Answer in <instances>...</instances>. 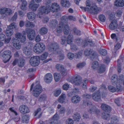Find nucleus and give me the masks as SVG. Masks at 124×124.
<instances>
[{
    "label": "nucleus",
    "instance_id": "f257e3e1",
    "mask_svg": "<svg viewBox=\"0 0 124 124\" xmlns=\"http://www.w3.org/2000/svg\"><path fill=\"white\" fill-rule=\"evenodd\" d=\"M86 3V7H82L81 8L85 11H87L91 13L97 14L101 11V8H98L95 5H93L91 7L89 0H87Z\"/></svg>",
    "mask_w": 124,
    "mask_h": 124
},
{
    "label": "nucleus",
    "instance_id": "f03ea898",
    "mask_svg": "<svg viewBox=\"0 0 124 124\" xmlns=\"http://www.w3.org/2000/svg\"><path fill=\"white\" fill-rule=\"evenodd\" d=\"M34 85V84L33 83L31 86L30 90L31 91L33 89L32 94L33 96L36 97H37L43 91L42 87L39 84H36L33 89Z\"/></svg>",
    "mask_w": 124,
    "mask_h": 124
},
{
    "label": "nucleus",
    "instance_id": "7ed1b4c3",
    "mask_svg": "<svg viewBox=\"0 0 124 124\" xmlns=\"http://www.w3.org/2000/svg\"><path fill=\"white\" fill-rule=\"evenodd\" d=\"M81 78L79 76H78L73 79V81H71V82L77 85H79L81 84V85L82 87L84 89H86V84L88 83L87 80L86 79H84L82 83H81Z\"/></svg>",
    "mask_w": 124,
    "mask_h": 124
},
{
    "label": "nucleus",
    "instance_id": "20e7f679",
    "mask_svg": "<svg viewBox=\"0 0 124 124\" xmlns=\"http://www.w3.org/2000/svg\"><path fill=\"white\" fill-rule=\"evenodd\" d=\"M83 103L85 105H86L89 107L88 111L90 113H95L98 114L100 112V110L97 109L95 106L92 105L90 101H85L84 100L83 101Z\"/></svg>",
    "mask_w": 124,
    "mask_h": 124
},
{
    "label": "nucleus",
    "instance_id": "39448f33",
    "mask_svg": "<svg viewBox=\"0 0 124 124\" xmlns=\"http://www.w3.org/2000/svg\"><path fill=\"white\" fill-rule=\"evenodd\" d=\"M45 48V45L42 43L36 44L33 48L34 52L37 54L41 53Z\"/></svg>",
    "mask_w": 124,
    "mask_h": 124
},
{
    "label": "nucleus",
    "instance_id": "423d86ee",
    "mask_svg": "<svg viewBox=\"0 0 124 124\" xmlns=\"http://www.w3.org/2000/svg\"><path fill=\"white\" fill-rule=\"evenodd\" d=\"M12 56L11 52L9 50L4 51L3 53L2 57L4 62L6 63L9 61Z\"/></svg>",
    "mask_w": 124,
    "mask_h": 124
},
{
    "label": "nucleus",
    "instance_id": "0eeeda50",
    "mask_svg": "<svg viewBox=\"0 0 124 124\" xmlns=\"http://www.w3.org/2000/svg\"><path fill=\"white\" fill-rule=\"evenodd\" d=\"M28 39L30 40H33L35 36V32L33 30L29 28L26 29Z\"/></svg>",
    "mask_w": 124,
    "mask_h": 124
},
{
    "label": "nucleus",
    "instance_id": "6e6552de",
    "mask_svg": "<svg viewBox=\"0 0 124 124\" xmlns=\"http://www.w3.org/2000/svg\"><path fill=\"white\" fill-rule=\"evenodd\" d=\"M39 57L38 56H33L32 57L30 60L31 64L34 66H37L39 63Z\"/></svg>",
    "mask_w": 124,
    "mask_h": 124
},
{
    "label": "nucleus",
    "instance_id": "1a4fd4ad",
    "mask_svg": "<svg viewBox=\"0 0 124 124\" xmlns=\"http://www.w3.org/2000/svg\"><path fill=\"white\" fill-rule=\"evenodd\" d=\"M49 5L46 6H42L39 8V14L42 15L43 14H47L51 11V9L49 8Z\"/></svg>",
    "mask_w": 124,
    "mask_h": 124
},
{
    "label": "nucleus",
    "instance_id": "9d476101",
    "mask_svg": "<svg viewBox=\"0 0 124 124\" xmlns=\"http://www.w3.org/2000/svg\"><path fill=\"white\" fill-rule=\"evenodd\" d=\"M84 54L85 56H90L92 58H94L96 55V53L93 51L90 48L86 49L85 50Z\"/></svg>",
    "mask_w": 124,
    "mask_h": 124
},
{
    "label": "nucleus",
    "instance_id": "9b49d317",
    "mask_svg": "<svg viewBox=\"0 0 124 124\" xmlns=\"http://www.w3.org/2000/svg\"><path fill=\"white\" fill-rule=\"evenodd\" d=\"M16 38L22 42H24L26 40L25 36L19 32L16 33L15 35Z\"/></svg>",
    "mask_w": 124,
    "mask_h": 124
},
{
    "label": "nucleus",
    "instance_id": "f8f14e48",
    "mask_svg": "<svg viewBox=\"0 0 124 124\" xmlns=\"http://www.w3.org/2000/svg\"><path fill=\"white\" fill-rule=\"evenodd\" d=\"M49 8L51 9V11L53 12L55 11L59 10L60 9V7L59 4L57 3H54L52 4L51 5H49Z\"/></svg>",
    "mask_w": 124,
    "mask_h": 124
},
{
    "label": "nucleus",
    "instance_id": "ddd939ff",
    "mask_svg": "<svg viewBox=\"0 0 124 124\" xmlns=\"http://www.w3.org/2000/svg\"><path fill=\"white\" fill-rule=\"evenodd\" d=\"M19 110L22 113L24 114L29 112L30 110L28 107L24 105H22L19 107Z\"/></svg>",
    "mask_w": 124,
    "mask_h": 124
},
{
    "label": "nucleus",
    "instance_id": "4468645a",
    "mask_svg": "<svg viewBox=\"0 0 124 124\" xmlns=\"http://www.w3.org/2000/svg\"><path fill=\"white\" fill-rule=\"evenodd\" d=\"M53 76L51 73L47 74L44 78L45 82L47 83H50L52 81Z\"/></svg>",
    "mask_w": 124,
    "mask_h": 124
},
{
    "label": "nucleus",
    "instance_id": "2eb2a0df",
    "mask_svg": "<svg viewBox=\"0 0 124 124\" xmlns=\"http://www.w3.org/2000/svg\"><path fill=\"white\" fill-rule=\"evenodd\" d=\"M117 21L115 20H114L111 22L109 27L110 29L114 30L117 28Z\"/></svg>",
    "mask_w": 124,
    "mask_h": 124
},
{
    "label": "nucleus",
    "instance_id": "dca6fc26",
    "mask_svg": "<svg viewBox=\"0 0 124 124\" xmlns=\"http://www.w3.org/2000/svg\"><path fill=\"white\" fill-rule=\"evenodd\" d=\"M23 51V53L27 56L30 55L32 52L31 48L29 46L24 47Z\"/></svg>",
    "mask_w": 124,
    "mask_h": 124
},
{
    "label": "nucleus",
    "instance_id": "f3484780",
    "mask_svg": "<svg viewBox=\"0 0 124 124\" xmlns=\"http://www.w3.org/2000/svg\"><path fill=\"white\" fill-rule=\"evenodd\" d=\"M13 43L14 47L17 49H19L21 47L19 41L17 39H14L13 40Z\"/></svg>",
    "mask_w": 124,
    "mask_h": 124
},
{
    "label": "nucleus",
    "instance_id": "a211bd4d",
    "mask_svg": "<svg viewBox=\"0 0 124 124\" xmlns=\"http://www.w3.org/2000/svg\"><path fill=\"white\" fill-rule=\"evenodd\" d=\"M80 97L77 95L73 96L71 98V102L75 104L79 103L80 101Z\"/></svg>",
    "mask_w": 124,
    "mask_h": 124
},
{
    "label": "nucleus",
    "instance_id": "6ab92c4d",
    "mask_svg": "<svg viewBox=\"0 0 124 124\" xmlns=\"http://www.w3.org/2000/svg\"><path fill=\"white\" fill-rule=\"evenodd\" d=\"M39 6L38 4L34 3L33 0H31V4L29 5V7L31 10L33 11H35L39 7Z\"/></svg>",
    "mask_w": 124,
    "mask_h": 124
},
{
    "label": "nucleus",
    "instance_id": "aec40b11",
    "mask_svg": "<svg viewBox=\"0 0 124 124\" xmlns=\"http://www.w3.org/2000/svg\"><path fill=\"white\" fill-rule=\"evenodd\" d=\"M92 97L93 99L96 101H99L101 99V95L99 92L93 94Z\"/></svg>",
    "mask_w": 124,
    "mask_h": 124
},
{
    "label": "nucleus",
    "instance_id": "412c9836",
    "mask_svg": "<svg viewBox=\"0 0 124 124\" xmlns=\"http://www.w3.org/2000/svg\"><path fill=\"white\" fill-rule=\"evenodd\" d=\"M27 16L29 20L32 21L35 19L36 16L34 13L31 12L28 13L27 14Z\"/></svg>",
    "mask_w": 124,
    "mask_h": 124
},
{
    "label": "nucleus",
    "instance_id": "4be33fe9",
    "mask_svg": "<svg viewBox=\"0 0 124 124\" xmlns=\"http://www.w3.org/2000/svg\"><path fill=\"white\" fill-rule=\"evenodd\" d=\"M61 4L63 7L69 8L70 5V2L68 0H61Z\"/></svg>",
    "mask_w": 124,
    "mask_h": 124
},
{
    "label": "nucleus",
    "instance_id": "5701e85b",
    "mask_svg": "<svg viewBox=\"0 0 124 124\" xmlns=\"http://www.w3.org/2000/svg\"><path fill=\"white\" fill-rule=\"evenodd\" d=\"M101 107L102 109L105 111V112H106V111L109 112L111 110L110 107L106 104H102Z\"/></svg>",
    "mask_w": 124,
    "mask_h": 124
},
{
    "label": "nucleus",
    "instance_id": "b1692460",
    "mask_svg": "<svg viewBox=\"0 0 124 124\" xmlns=\"http://www.w3.org/2000/svg\"><path fill=\"white\" fill-rule=\"evenodd\" d=\"M19 1L22 2L20 8L23 10H26L27 9V3L25 0H20Z\"/></svg>",
    "mask_w": 124,
    "mask_h": 124
},
{
    "label": "nucleus",
    "instance_id": "393cba45",
    "mask_svg": "<svg viewBox=\"0 0 124 124\" xmlns=\"http://www.w3.org/2000/svg\"><path fill=\"white\" fill-rule=\"evenodd\" d=\"M115 5L117 7H123L124 6V1L123 0H116Z\"/></svg>",
    "mask_w": 124,
    "mask_h": 124
},
{
    "label": "nucleus",
    "instance_id": "a878e982",
    "mask_svg": "<svg viewBox=\"0 0 124 124\" xmlns=\"http://www.w3.org/2000/svg\"><path fill=\"white\" fill-rule=\"evenodd\" d=\"M59 118V117L58 114L56 113L53 116L51 121L50 122L51 124H57V120Z\"/></svg>",
    "mask_w": 124,
    "mask_h": 124
},
{
    "label": "nucleus",
    "instance_id": "bb28decb",
    "mask_svg": "<svg viewBox=\"0 0 124 124\" xmlns=\"http://www.w3.org/2000/svg\"><path fill=\"white\" fill-rule=\"evenodd\" d=\"M59 46L57 43H54L51 44L49 48L50 50L56 51L58 48Z\"/></svg>",
    "mask_w": 124,
    "mask_h": 124
},
{
    "label": "nucleus",
    "instance_id": "cd10ccee",
    "mask_svg": "<svg viewBox=\"0 0 124 124\" xmlns=\"http://www.w3.org/2000/svg\"><path fill=\"white\" fill-rule=\"evenodd\" d=\"M25 25L26 27L31 28H33L35 26V24L33 22H30L28 21H26Z\"/></svg>",
    "mask_w": 124,
    "mask_h": 124
},
{
    "label": "nucleus",
    "instance_id": "c85d7f7f",
    "mask_svg": "<svg viewBox=\"0 0 124 124\" xmlns=\"http://www.w3.org/2000/svg\"><path fill=\"white\" fill-rule=\"evenodd\" d=\"M58 23V22L55 19H52L50 20L49 23V25L51 27H55Z\"/></svg>",
    "mask_w": 124,
    "mask_h": 124
},
{
    "label": "nucleus",
    "instance_id": "c756f323",
    "mask_svg": "<svg viewBox=\"0 0 124 124\" xmlns=\"http://www.w3.org/2000/svg\"><path fill=\"white\" fill-rule=\"evenodd\" d=\"M66 99V95L64 94H62L59 97V101L61 103L65 102Z\"/></svg>",
    "mask_w": 124,
    "mask_h": 124
},
{
    "label": "nucleus",
    "instance_id": "7c9ffc66",
    "mask_svg": "<svg viewBox=\"0 0 124 124\" xmlns=\"http://www.w3.org/2000/svg\"><path fill=\"white\" fill-rule=\"evenodd\" d=\"M6 33L7 36H10L13 34L14 31L12 29L8 27L6 29Z\"/></svg>",
    "mask_w": 124,
    "mask_h": 124
},
{
    "label": "nucleus",
    "instance_id": "2f4dec72",
    "mask_svg": "<svg viewBox=\"0 0 124 124\" xmlns=\"http://www.w3.org/2000/svg\"><path fill=\"white\" fill-rule=\"evenodd\" d=\"M117 76L116 75L113 76L111 78V82L112 84L115 85H117Z\"/></svg>",
    "mask_w": 124,
    "mask_h": 124
},
{
    "label": "nucleus",
    "instance_id": "473e14b6",
    "mask_svg": "<svg viewBox=\"0 0 124 124\" xmlns=\"http://www.w3.org/2000/svg\"><path fill=\"white\" fill-rule=\"evenodd\" d=\"M63 31L64 33L66 35H67L69 33L70 31V27L68 25L66 24L64 26Z\"/></svg>",
    "mask_w": 124,
    "mask_h": 124
},
{
    "label": "nucleus",
    "instance_id": "72a5a7b5",
    "mask_svg": "<svg viewBox=\"0 0 124 124\" xmlns=\"http://www.w3.org/2000/svg\"><path fill=\"white\" fill-rule=\"evenodd\" d=\"M102 117L104 119L108 120L109 119L110 115L108 112H104L102 114Z\"/></svg>",
    "mask_w": 124,
    "mask_h": 124
},
{
    "label": "nucleus",
    "instance_id": "f704fd0d",
    "mask_svg": "<svg viewBox=\"0 0 124 124\" xmlns=\"http://www.w3.org/2000/svg\"><path fill=\"white\" fill-rule=\"evenodd\" d=\"M121 46L120 43H117L116 45L114 46L113 50L112 51L113 53L115 54L116 53V51L119 49Z\"/></svg>",
    "mask_w": 124,
    "mask_h": 124
},
{
    "label": "nucleus",
    "instance_id": "c9c22d12",
    "mask_svg": "<svg viewBox=\"0 0 124 124\" xmlns=\"http://www.w3.org/2000/svg\"><path fill=\"white\" fill-rule=\"evenodd\" d=\"M99 67V64L98 62L94 61L92 62V68L93 70H97Z\"/></svg>",
    "mask_w": 124,
    "mask_h": 124
},
{
    "label": "nucleus",
    "instance_id": "e433bc0d",
    "mask_svg": "<svg viewBox=\"0 0 124 124\" xmlns=\"http://www.w3.org/2000/svg\"><path fill=\"white\" fill-rule=\"evenodd\" d=\"M67 19V17L66 16H62L61 18V21L59 23L60 25H62L64 26L65 24V23H66L67 22V21L66 20Z\"/></svg>",
    "mask_w": 124,
    "mask_h": 124
},
{
    "label": "nucleus",
    "instance_id": "4c0bfd02",
    "mask_svg": "<svg viewBox=\"0 0 124 124\" xmlns=\"http://www.w3.org/2000/svg\"><path fill=\"white\" fill-rule=\"evenodd\" d=\"M105 70V66L103 64H101L98 69V72L100 73H102L104 72Z\"/></svg>",
    "mask_w": 124,
    "mask_h": 124
},
{
    "label": "nucleus",
    "instance_id": "58836bf2",
    "mask_svg": "<svg viewBox=\"0 0 124 124\" xmlns=\"http://www.w3.org/2000/svg\"><path fill=\"white\" fill-rule=\"evenodd\" d=\"M48 31L46 27H42L39 30V33L42 35H44L46 34Z\"/></svg>",
    "mask_w": 124,
    "mask_h": 124
},
{
    "label": "nucleus",
    "instance_id": "ea45409f",
    "mask_svg": "<svg viewBox=\"0 0 124 124\" xmlns=\"http://www.w3.org/2000/svg\"><path fill=\"white\" fill-rule=\"evenodd\" d=\"M72 30L74 34L78 36H80L81 35V33L80 31L78 30L77 28L76 27L73 28Z\"/></svg>",
    "mask_w": 124,
    "mask_h": 124
},
{
    "label": "nucleus",
    "instance_id": "a19ab883",
    "mask_svg": "<svg viewBox=\"0 0 124 124\" xmlns=\"http://www.w3.org/2000/svg\"><path fill=\"white\" fill-rule=\"evenodd\" d=\"M123 59V58H121L118 60L117 61V70L119 73H120L121 70L120 62L122 61Z\"/></svg>",
    "mask_w": 124,
    "mask_h": 124
},
{
    "label": "nucleus",
    "instance_id": "79ce46f5",
    "mask_svg": "<svg viewBox=\"0 0 124 124\" xmlns=\"http://www.w3.org/2000/svg\"><path fill=\"white\" fill-rule=\"evenodd\" d=\"M61 109L59 111V113L60 114L64 113L65 111V109L64 107H61V105L60 104H58L57 106V108L58 109Z\"/></svg>",
    "mask_w": 124,
    "mask_h": 124
},
{
    "label": "nucleus",
    "instance_id": "37998d69",
    "mask_svg": "<svg viewBox=\"0 0 124 124\" xmlns=\"http://www.w3.org/2000/svg\"><path fill=\"white\" fill-rule=\"evenodd\" d=\"M54 77L55 81L56 82L59 81L61 78L60 74L57 73H54Z\"/></svg>",
    "mask_w": 124,
    "mask_h": 124
},
{
    "label": "nucleus",
    "instance_id": "c03bdc74",
    "mask_svg": "<svg viewBox=\"0 0 124 124\" xmlns=\"http://www.w3.org/2000/svg\"><path fill=\"white\" fill-rule=\"evenodd\" d=\"M29 120V116L27 115H24L22 117V121L24 123H27Z\"/></svg>",
    "mask_w": 124,
    "mask_h": 124
},
{
    "label": "nucleus",
    "instance_id": "a18cd8bd",
    "mask_svg": "<svg viewBox=\"0 0 124 124\" xmlns=\"http://www.w3.org/2000/svg\"><path fill=\"white\" fill-rule=\"evenodd\" d=\"M25 63V61L24 59H21L18 60V65L20 67H23Z\"/></svg>",
    "mask_w": 124,
    "mask_h": 124
},
{
    "label": "nucleus",
    "instance_id": "49530a36",
    "mask_svg": "<svg viewBox=\"0 0 124 124\" xmlns=\"http://www.w3.org/2000/svg\"><path fill=\"white\" fill-rule=\"evenodd\" d=\"M81 118L80 114L78 113L75 114L73 116V119L75 121H78Z\"/></svg>",
    "mask_w": 124,
    "mask_h": 124
},
{
    "label": "nucleus",
    "instance_id": "de8ad7c7",
    "mask_svg": "<svg viewBox=\"0 0 124 124\" xmlns=\"http://www.w3.org/2000/svg\"><path fill=\"white\" fill-rule=\"evenodd\" d=\"M8 27H9L10 28L13 29H17V25L15 23H11L9 26H8Z\"/></svg>",
    "mask_w": 124,
    "mask_h": 124
},
{
    "label": "nucleus",
    "instance_id": "09e8293b",
    "mask_svg": "<svg viewBox=\"0 0 124 124\" xmlns=\"http://www.w3.org/2000/svg\"><path fill=\"white\" fill-rule=\"evenodd\" d=\"M72 39L73 37L72 36H71L70 35H69L67 40V44H71L72 42Z\"/></svg>",
    "mask_w": 124,
    "mask_h": 124
},
{
    "label": "nucleus",
    "instance_id": "8fccbe9b",
    "mask_svg": "<svg viewBox=\"0 0 124 124\" xmlns=\"http://www.w3.org/2000/svg\"><path fill=\"white\" fill-rule=\"evenodd\" d=\"M61 91L60 89H57L54 91V95L56 97H57L61 94Z\"/></svg>",
    "mask_w": 124,
    "mask_h": 124
},
{
    "label": "nucleus",
    "instance_id": "3c124183",
    "mask_svg": "<svg viewBox=\"0 0 124 124\" xmlns=\"http://www.w3.org/2000/svg\"><path fill=\"white\" fill-rule=\"evenodd\" d=\"M63 25H60L56 29V31L58 33H59L62 32V28Z\"/></svg>",
    "mask_w": 124,
    "mask_h": 124
},
{
    "label": "nucleus",
    "instance_id": "603ef678",
    "mask_svg": "<svg viewBox=\"0 0 124 124\" xmlns=\"http://www.w3.org/2000/svg\"><path fill=\"white\" fill-rule=\"evenodd\" d=\"M99 18L100 20L102 22H104L106 19L105 16L102 14L100 15L99 16Z\"/></svg>",
    "mask_w": 124,
    "mask_h": 124
},
{
    "label": "nucleus",
    "instance_id": "864d4df0",
    "mask_svg": "<svg viewBox=\"0 0 124 124\" xmlns=\"http://www.w3.org/2000/svg\"><path fill=\"white\" fill-rule=\"evenodd\" d=\"M47 98L46 95L45 94L41 95L39 97V101H42L45 100Z\"/></svg>",
    "mask_w": 124,
    "mask_h": 124
},
{
    "label": "nucleus",
    "instance_id": "5fc2aeb1",
    "mask_svg": "<svg viewBox=\"0 0 124 124\" xmlns=\"http://www.w3.org/2000/svg\"><path fill=\"white\" fill-rule=\"evenodd\" d=\"M83 42V40L79 38H78L75 39V42L79 46L80 45L82 44Z\"/></svg>",
    "mask_w": 124,
    "mask_h": 124
},
{
    "label": "nucleus",
    "instance_id": "6e6d98bb",
    "mask_svg": "<svg viewBox=\"0 0 124 124\" xmlns=\"http://www.w3.org/2000/svg\"><path fill=\"white\" fill-rule=\"evenodd\" d=\"M48 55V53L46 52L44 53L41 56L40 59L41 60H43L45 59Z\"/></svg>",
    "mask_w": 124,
    "mask_h": 124
},
{
    "label": "nucleus",
    "instance_id": "4d7b16f0",
    "mask_svg": "<svg viewBox=\"0 0 124 124\" xmlns=\"http://www.w3.org/2000/svg\"><path fill=\"white\" fill-rule=\"evenodd\" d=\"M62 75L63 76H65L67 75V71L63 67L60 70Z\"/></svg>",
    "mask_w": 124,
    "mask_h": 124
},
{
    "label": "nucleus",
    "instance_id": "13d9d810",
    "mask_svg": "<svg viewBox=\"0 0 124 124\" xmlns=\"http://www.w3.org/2000/svg\"><path fill=\"white\" fill-rule=\"evenodd\" d=\"M99 52L100 54L103 56L107 54L106 50L104 49L101 50L99 51Z\"/></svg>",
    "mask_w": 124,
    "mask_h": 124
},
{
    "label": "nucleus",
    "instance_id": "bf43d9fd",
    "mask_svg": "<svg viewBox=\"0 0 124 124\" xmlns=\"http://www.w3.org/2000/svg\"><path fill=\"white\" fill-rule=\"evenodd\" d=\"M108 88L109 90L111 92H114L116 91V88L113 86L109 85L108 86Z\"/></svg>",
    "mask_w": 124,
    "mask_h": 124
},
{
    "label": "nucleus",
    "instance_id": "052dcab7",
    "mask_svg": "<svg viewBox=\"0 0 124 124\" xmlns=\"http://www.w3.org/2000/svg\"><path fill=\"white\" fill-rule=\"evenodd\" d=\"M118 120L117 117L116 116H114L112 118L111 121L112 124L117 122Z\"/></svg>",
    "mask_w": 124,
    "mask_h": 124
},
{
    "label": "nucleus",
    "instance_id": "680f3d73",
    "mask_svg": "<svg viewBox=\"0 0 124 124\" xmlns=\"http://www.w3.org/2000/svg\"><path fill=\"white\" fill-rule=\"evenodd\" d=\"M41 109L40 108H39L37 110L35 111L34 113V116H36L37 115L39 114L40 115H41Z\"/></svg>",
    "mask_w": 124,
    "mask_h": 124
},
{
    "label": "nucleus",
    "instance_id": "e2e57ef3",
    "mask_svg": "<svg viewBox=\"0 0 124 124\" xmlns=\"http://www.w3.org/2000/svg\"><path fill=\"white\" fill-rule=\"evenodd\" d=\"M12 14V11L9 8H7L5 15L7 16L10 15Z\"/></svg>",
    "mask_w": 124,
    "mask_h": 124
},
{
    "label": "nucleus",
    "instance_id": "0e129e2a",
    "mask_svg": "<svg viewBox=\"0 0 124 124\" xmlns=\"http://www.w3.org/2000/svg\"><path fill=\"white\" fill-rule=\"evenodd\" d=\"M7 8H1L0 9V14L5 15L6 13Z\"/></svg>",
    "mask_w": 124,
    "mask_h": 124
},
{
    "label": "nucleus",
    "instance_id": "69168bd1",
    "mask_svg": "<svg viewBox=\"0 0 124 124\" xmlns=\"http://www.w3.org/2000/svg\"><path fill=\"white\" fill-rule=\"evenodd\" d=\"M67 56L68 58L70 60H72L74 58V54L72 53H70L68 54Z\"/></svg>",
    "mask_w": 124,
    "mask_h": 124
},
{
    "label": "nucleus",
    "instance_id": "338daca9",
    "mask_svg": "<svg viewBox=\"0 0 124 124\" xmlns=\"http://www.w3.org/2000/svg\"><path fill=\"white\" fill-rule=\"evenodd\" d=\"M85 65V62L79 63L77 65V67L78 68H81L83 67Z\"/></svg>",
    "mask_w": 124,
    "mask_h": 124
},
{
    "label": "nucleus",
    "instance_id": "774afa93",
    "mask_svg": "<svg viewBox=\"0 0 124 124\" xmlns=\"http://www.w3.org/2000/svg\"><path fill=\"white\" fill-rule=\"evenodd\" d=\"M91 96L87 94H85L83 95V97L84 99H89L91 98Z\"/></svg>",
    "mask_w": 124,
    "mask_h": 124
}]
</instances>
